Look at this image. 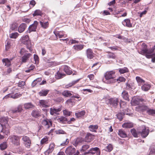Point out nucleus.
Masks as SVG:
<instances>
[{"label": "nucleus", "instance_id": "obj_51", "mask_svg": "<svg viewBox=\"0 0 155 155\" xmlns=\"http://www.w3.org/2000/svg\"><path fill=\"white\" fill-rule=\"evenodd\" d=\"M40 24L41 27L44 28H46L48 27V22H43L40 21Z\"/></svg>", "mask_w": 155, "mask_h": 155}, {"label": "nucleus", "instance_id": "obj_5", "mask_svg": "<svg viewBox=\"0 0 155 155\" xmlns=\"http://www.w3.org/2000/svg\"><path fill=\"white\" fill-rule=\"evenodd\" d=\"M22 139L25 147L26 148H30L31 143L30 138L27 136H23Z\"/></svg>", "mask_w": 155, "mask_h": 155}, {"label": "nucleus", "instance_id": "obj_3", "mask_svg": "<svg viewBox=\"0 0 155 155\" xmlns=\"http://www.w3.org/2000/svg\"><path fill=\"white\" fill-rule=\"evenodd\" d=\"M21 41L22 43L26 45L29 50L31 51V45L30 44V41L29 40V37L28 35H26L23 36L21 38Z\"/></svg>", "mask_w": 155, "mask_h": 155}, {"label": "nucleus", "instance_id": "obj_14", "mask_svg": "<svg viewBox=\"0 0 155 155\" xmlns=\"http://www.w3.org/2000/svg\"><path fill=\"white\" fill-rule=\"evenodd\" d=\"M86 55L88 58L91 59L94 57V53L92 49L88 48L86 51Z\"/></svg>", "mask_w": 155, "mask_h": 155}, {"label": "nucleus", "instance_id": "obj_2", "mask_svg": "<svg viewBox=\"0 0 155 155\" xmlns=\"http://www.w3.org/2000/svg\"><path fill=\"white\" fill-rule=\"evenodd\" d=\"M8 139L15 146H18L20 145V137L15 135H11L9 136Z\"/></svg>", "mask_w": 155, "mask_h": 155}, {"label": "nucleus", "instance_id": "obj_32", "mask_svg": "<svg viewBox=\"0 0 155 155\" xmlns=\"http://www.w3.org/2000/svg\"><path fill=\"white\" fill-rule=\"evenodd\" d=\"M49 92V90H43L40 91L39 94L41 96H45L47 95Z\"/></svg>", "mask_w": 155, "mask_h": 155}, {"label": "nucleus", "instance_id": "obj_4", "mask_svg": "<svg viewBox=\"0 0 155 155\" xmlns=\"http://www.w3.org/2000/svg\"><path fill=\"white\" fill-rule=\"evenodd\" d=\"M108 103L112 105L113 107H116L118 105L119 99L117 98H111L108 99Z\"/></svg>", "mask_w": 155, "mask_h": 155}, {"label": "nucleus", "instance_id": "obj_57", "mask_svg": "<svg viewBox=\"0 0 155 155\" xmlns=\"http://www.w3.org/2000/svg\"><path fill=\"white\" fill-rule=\"evenodd\" d=\"M63 112L64 115L66 117L70 116L71 113V112L68 111L66 110H64Z\"/></svg>", "mask_w": 155, "mask_h": 155}, {"label": "nucleus", "instance_id": "obj_59", "mask_svg": "<svg viewBox=\"0 0 155 155\" xmlns=\"http://www.w3.org/2000/svg\"><path fill=\"white\" fill-rule=\"evenodd\" d=\"M54 143H51L49 145L48 149L50 150L51 151H53L54 150Z\"/></svg>", "mask_w": 155, "mask_h": 155}, {"label": "nucleus", "instance_id": "obj_12", "mask_svg": "<svg viewBox=\"0 0 155 155\" xmlns=\"http://www.w3.org/2000/svg\"><path fill=\"white\" fill-rule=\"evenodd\" d=\"M42 124L45 126L46 128H48L51 126L52 122L50 120L46 119L42 121Z\"/></svg>", "mask_w": 155, "mask_h": 155}, {"label": "nucleus", "instance_id": "obj_50", "mask_svg": "<svg viewBox=\"0 0 155 155\" xmlns=\"http://www.w3.org/2000/svg\"><path fill=\"white\" fill-rule=\"evenodd\" d=\"M130 132L134 137H138V133L135 129L134 128L131 129L130 130Z\"/></svg>", "mask_w": 155, "mask_h": 155}, {"label": "nucleus", "instance_id": "obj_13", "mask_svg": "<svg viewBox=\"0 0 155 155\" xmlns=\"http://www.w3.org/2000/svg\"><path fill=\"white\" fill-rule=\"evenodd\" d=\"M136 108V110L138 111H143L146 110L147 111V110L149 109L148 107L147 106L143 104H140L138 106H137Z\"/></svg>", "mask_w": 155, "mask_h": 155}, {"label": "nucleus", "instance_id": "obj_31", "mask_svg": "<svg viewBox=\"0 0 155 155\" xmlns=\"http://www.w3.org/2000/svg\"><path fill=\"white\" fill-rule=\"evenodd\" d=\"M125 114H126L123 112H121L117 114V118L120 120L121 121L123 119V117Z\"/></svg>", "mask_w": 155, "mask_h": 155}, {"label": "nucleus", "instance_id": "obj_52", "mask_svg": "<svg viewBox=\"0 0 155 155\" xmlns=\"http://www.w3.org/2000/svg\"><path fill=\"white\" fill-rule=\"evenodd\" d=\"M106 150L107 152H110L113 149V146L112 144H110L106 147Z\"/></svg>", "mask_w": 155, "mask_h": 155}, {"label": "nucleus", "instance_id": "obj_7", "mask_svg": "<svg viewBox=\"0 0 155 155\" xmlns=\"http://www.w3.org/2000/svg\"><path fill=\"white\" fill-rule=\"evenodd\" d=\"M76 149L73 146H70L66 149L65 152L68 155H72L75 153Z\"/></svg>", "mask_w": 155, "mask_h": 155}, {"label": "nucleus", "instance_id": "obj_21", "mask_svg": "<svg viewBox=\"0 0 155 155\" xmlns=\"http://www.w3.org/2000/svg\"><path fill=\"white\" fill-rule=\"evenodd\" d=\"M2 127V130L1 131V132L3 133V134H5L6 135H8L9 134V128L10 127L9 126L8 127Z\"/></svg>", "mask_w": 155, "mask_h": 155}, {"label": "nucleus", "instance_id": "obj_36", "mask_svg": "<svg viewBox=\"0 0 155 155\" xmlns=\"http://www.w3.org/2000/svg\"><path fill=\"white\" fill-rule=\"evenodd\" d=\"M143 100L142 99H139L138 98H136L133 100V104L134 105H137L139 104L140 101H142Z\"/></svg>", "mask_w": 155, "mask_h": 155}, {"label": "nucleus", "instance_id": "obj_16", "mask_svg": "<svg viewBox=\"0 0 155 155\" xmlns=\"http://www.w3.org/2000/svg\"><path fill=\"white\" fill-rule=\"evenodd\" d=\"M62 68L63 69L64 71L68 75H70L72 73V71L71 70L70 68L67 65L62 66Z\"/></svg>", "mask_w": 155, "mask_h": 155}, {"label": "nucleus", "instance_id": "obj_28", "mask_svg": "<svg viewBox=\"0 0 155 155\" xmlns=\"http://www.w3.org/2000/svg\"><path fill=\"white\" fill-rule=\"evenodd\" d=\"M122 126L124 128H130L133 127V124L130 122L125 123L122 125Z\"/></svg>", "mask_w": 155, "mask_h": 155}, {"label": "nucleus", "instance_id": "obj_40", "mask_svg": "<svg viewBox=\"0 0 155 155\" xmlns=\"http://www.w3.org/2000/svg\"><path fill=\"white\" fill-rule=\"evenodd\" d=\"M18 24L15 22L13 23L10 26V29L12 30H14L17 28Z\"/></svg>", "mask_w": 155, "mask_h": 155}, {"label": "nucleus", "instance_id": "obj_54", "mask_svg": "<svg viewBox=\"0 0 155 155\" xmlns=\"http://www.w3.org/2000/svg\"><path fill=\"white\" fill-rule=\"evenodd\" d=\"M89 148V146L88 145H84L82 147V148L81 149V151H84L86 150L87 149Z\"/></svg>", "mask_w": 155, "mask_h": 155}, {"label": "nucleus", "instance_id": "obj_63", "mask_svg": "<svg viewBox=\"0 0 155 155\" xmlns=\"http://www.w3.org/2000/svg\"><path fill=\"white\" fill-rule=\"evenodd\" d=\"M61 32H56L55 33V35L57 37H58L59 38H62L63 36L64 35L61 34Z\"/></svg>", "mask_w": 155, "mask_h": 155}, {"label": "nucleus", "instance_id": "obj_41", "mask_svg": "<svg viewBox=\"0 0 155 155\" xmlns=\"http://www.w3.org/2000/svg\"><path fill=\"white\" fill-rule=\"evenodd\" d=\"M79 81V79H78L76 81H73L71 83H70L67 85L65 86L66 88H68L69 87H71L72 86L74 85L75 84L77 83Z\"/></svg>", "mask_w": 155, "mask_h": 155}, {"label": "nucleus", "instance_id": "obj_25", "mask_svg": "<svg viewBox=\"0 0 155 155\" xmlns=\"http://www.w3.org/2000/svg\"><path fill=\"white\" fill-rule=\"evenodd\" d=\"M8 58H4L2 59V61L3 64L7 67H9L11 65V60Z\"/></svg>", "mask_w": 155, "mask_h": 155}, {"label": "nucleus", "instance_id": "obj_43", "mask_svg": "<svg viewBox=\"0 0 155 155\" xmlns=\"http://www.w3.org/2000/svg\"><path fill=\"white\" fill-rule=\"evenodd\" d=\"M24 107L26 109H28L32 108L34 107V106L31 103H25L24 105Z\"/></svg>", "mask_w": 155, "mask_h": 155}, {"label": "nucleus", "instance_id": "obj_38", "mask_svg": "<svg viewBox=\"0 0 155 155\" xmlns=\"http://www.w3.org/2000/svg\"><path fill=\"white\" fill-rule=\"evenodd\" d=\"M136 79L138 84L140 85L143 84L145 82V81L139 77H137Z\"/></svg>", "mask_w": 155, "mask_h": 155}, {"label": "nucleus", "instance_id": "obj_61", "mask_svg": "<svg viewBox=\"0 0 155 155\" xmlns=\"http://www.w3.org/2000/svg\"><path fill=\"white\" fill-rule=\"evenodd\" d=\"M20 95V94H19L18 93H17L15 94L14 95H12L11 96V97L14 98V99H16V98H18V97H19Z\"/></svg>", "mask_w": 155, "mask_h": 155}, {"label": "nucleus", "instance_id": "obj_49", "mask_svg": "<svg viewBox=\"0 0 155 155\" xmlns=\"http://www.w3.org/2000/svg\"><path fill=\"white\" fill-rule=\"evenodd\" d=\"M7 144L6 142H4L0 144V149L3 150L6 148Z\"/></svg>", "mask_w": 155, "mask_h": 155}, {"label": "nucleus", "instance_id": "obj_6", "mask_svg": "<svg viewBox=\"0 0 155 155\" xmlns=\"http://www.w3.org/2000/svg\"><path fill=\"white\" fill-rule=\"evenodd\" d=\"M38 24V22L37 21H35L34 23L29 26L26 32L30 33L32 31H36Z\"/></svg>", "mask_w": 155, "mask_h": 155}, {"label": "nucleus", "instance_id": "obj_34", "mask_svg": "<svg viewBox=\"0 0 155 155\" xmlns=\"http://www.w3.org/2000/svg\"><path fill=\"white\" fill-rule=\"evenodd\" d=\"M63 95L66 97H68L72 95L70 91H65L62 93Z\"/></svg>", "mask_w": 155, "mask_h": 155}, {"label": "nucleus", "instance_id": "obj_22", "mask_svg": "<svg viewBox=\"0 0 155 155\" xmlns=\"http://www.w3.org/2000/svg\"><path fill=\"white\" fill-rule=\"evenodd\" d=\"M121 96L124 100L129 101H130L128 92L125 90H124L122 93Z\"/></svg>", "mask_w": 155, "mask_h": 155}, {"label": "nucleus", "instance_id": "obj_1", "mask_svg": "<svg viewBox=\"0 0 155 155\" xmlns=\"http://www.w3.org/2000/svg\"><path fill=\"white\" fill-rule=\"evenodd\" d=\"M115 72L114 71H107L105 74V78L107 80H110V83H115L116 80L114 79L115 76Z\"/></svg>", "mask_w": 155, "mask_h": 155}, {"label": "nucleus", "instance_id": "obj_9", "mask_svg": "<svg viewBox=\"0 0 155 155\" xmlns=\"http://www.w3.org/2000/svg\"><path fill=\"white\" fill-rule=\"evenodd\" d=\"M8 119L6 117H3L0 118V124L2 127H8Z\"/></svg>", "mask_w": 155, "mask_h": 155}, {"label": "nucleus", "instance_id": "obj_47", "mask_svg": "<svg viewBox=\"0 0 155 155\" xmlns=\"http://www.w3.org/2000/svg\"><path fill=\"white\" fill-rule=\"evenodd\" d=\"M18 35L19 34L17 32H14L10 34L9 37L12 38H16Z\"/></svg>", "mask_w": 155, "mask_h": 155}, {"label": "nucleus", "instance_id": "obj_17", "mask_svg": "<svg viewBox=\"0 0 155 155\" xmlns=\"http://www.w3.org/2000/svg\"><path fill=\"white\" fill-rule=\"evenodd\" d=\"M74 141L73 144L76 147L78 145L84 142V140L82 138L79 137L77 138Z\"/></svg>", "mask_w": 155, "mask_h": 155}, {"label": "nucleus", "instance_id": "obj_42", "mask_svg": "<svg viewBox=\"0 0 155 155\" xmlns=\"http://www.w3.org/2000/svg\"><path fill=\"white\" fill-rule=\"evenodd\" d=\"M147 113L149 115L155 116V110L149 109L147 110Z\"/></svg>", "mask_w": 155, "mask_h": 155}, {"label": "nucleus", "instance_id": "obj_11", "mask_svg": "<svg viewBox=\"0 0 155 155\" xmlns=\"http://www.w3.org/2000/svg\"><path fill=\"white\" fill-rule=\"evenodd\" d=\"M142 130L141 132V135L142 137L145 138L148 135L149 130L147 129L145 126L142 127Z\"/></svg>", "mask_w": 155, "mask_h": 155}, {"label": "nucleus", "instance_id": "obj_26", "mask_svg": "<svg viewBox=\"0 0 155 155\" xmlns=\"http://www.w3.org/2000/svg\"><path fill=\"white\" fill-rule=\"evenodd\" d=\"M88 128L91 131L96 132H97L96 130L98 128V126L97 125H91L89 126Z\"/></svg>", "mask_w": 155, "mask_h": 155}, {"label": "nucleus", "instance_id": "obj_39", "mask_svg": "<svg viewBox=\"0 0 155 155\" xmlns=\"http://www.w3.org/2000/svg\"><path fill=\"white\" fill-rule=\"evenodd\" d=\"M146 57L148 58H152V61L153 63L155 62V53L151 54H147Z\"/></svg>", "mask_w": 155, "mask_h": 155}, {"label": "nucleus", "instance_id": "obj_60", "mask_svg": "<svg viewBox=\"0 0 155 155\" xmlns=\"http://www.w3.org/2000/svg\"><path fill=\"white\" fill-rule=\"evenodd\" d=\"M107 56L109 58L114 59L115 58V54L112 53H109L107 55Z\"/></svg>", "mask_w": 155, "mask_h": 155}, {"label": "nucleus", "instance_id": "obj_30", "mask_svg": "<svg viewBox=\"0 0 155 155\" xmlns=\"http://www.w3.org/2000/svg\"><path fill=\"white\" fill-rule=\"evenodd\" d=\"M84 45H75L73 47L74 49L79 51L82 49L84 48Z\"/></svg>", "mask_w": 155, "mask_h": 155}, {"label": "nucleus", "instance_id": "obj_45", "mask_svg": "<svg viewBox=\"0 0 155 155\" xmlns=\"http://www.w3.org/2000/svg\"><path fill=\"white\" fill-rule=\"evenodd\" d=\"M57 120L59 122L64 123H65V121H67L68 120L66 117H62L58 118Z\"/></svg>", "mask_w": 155, "mask_h": 155}, {"label": "nucleus", "instance_id": "obj_24", "mask_svg": "<svg viewBox=\"0 0 155 155\" xmlns=\"http://www.w3.org/2000/svg\"><path fill=\"white\" fill-rule=\"evenodd\" d=\"M142 48L141 51L139 52L140 54H143L146 53L147 49V46L144 43H143L142 44Z\"/></svg>", "mask_w": 155, "mask_h": 155}, {"label": "nucleus", "instance_id": "obj_64", "mask_svg": "<svg viewBox=\"0 0 155 155\" xmlns=\"http://www.w3.org/2000/svg\"><path fill=\"white\" fill-rule=\"evenodd\" d=\"M12 70L11 68H9L7 70V71L5 72L4 73V75H8L10 73L12 72Z\"/></svg>", "mask_w": 155, "mask_h": 155}, {"label": "nucleus", "instance_id": "obj_46", "mask_svg": "<svg viewBox=\"0 0 155 155\" xmlns=\"http://www.w3.org/2000/svg\"><path fill=\"white\" fill-rule=\"evenodd\" d=\"M133 84L132 83L129 84L128 83H126V89L127 90H130L131 89H133L134 87L133 86Z\"/></svg>", "mask_w": 155, "mask_h": 155}, {"label": "nucleus", "instance_id": "obj_44", "mask_svg": "<svg viewBox=\"0 0 155 155\" xmlns=\"http://www.w3.org/2000/svg\"><path fill=\"white\" fill-rule=\"evenodd\" d=\"M42 15L41 11L39 9L36 10L35 11L34 13L33 14V16L40 15L41 16Z\"/></svg>", "mask_w": 155, "mask_h": 155}, {"label": "nucleus", "instance_id": "obj_35", "mask_svg": "<svg viewBox=\"0 0 155 155\" xmlns=\"http://www.w3.org/2000/svg\"><path fill=\"white\" fill-rule=\"evenodd\" d=\"M150 86L149 84H144L141 87L142 89L144 91H147L150 88Z\"/></svg>", "mask_w": 155, "mask_h": 155}, {"label": "nucleus", "instance_id": "obj_62", "mask_svg": "<svg viewBox=\"0 0 155 155\" xmlns=\"http://www.w3.org/2000/svg\"><path fill=\"white\" fill-rule=\"evenodd\" d=\"M69 142V140L68 139H66L62 143H61L60 145L61 146H63L67 145Z\"/></svg>", "mask_w": 155, "mask_h": 155}, {"label": "nucleus", "instance_id": "obj_8", "mask_svg": "<svg viewBox=\"0 0 155 155\" xmlns=\"http://www.w3.org/2000/svg\"><path fill=\"white\" fill-rule=\"evenodd\" d=\"M88 153H90L92 154L96 153L97 155H100L101 151L99 148L97 147L92 148L88 151Z\"/></svg>", "mask_w": 155, "mask_h": 155}, {"label": "nucleus", "instance_id": "obj_48", "mask_svg": "<svg viewBox=\"0 0 155 155\" xmlns=\"http://www.w3.org/2000/svg\"><path fill=\"white\" fill-rule=\"evenodd\" d=\"M119 71L121 74H124L128 72V70L127 68L124 67L122 68L119 69Z\"/></svg>", "mask_w": 155, "mask_h": 155}, {"label": "nucleus", "instance_id": "obj_55", "mask_svg": "<svg viewBox=\"0 0 155 155\" xmlns=\"http://www.w3.org/2000/svg\"><path fill=\"white\" fill-rule=\"evenodd\" d=\"M35 66L33 65V64L31 65L30 66L29 68L28 69L26 70H25V72L27 73H28L30 72L31 71L33 70L35 68Z\"/></svg>", "mask_w": 155, "mask_h": 155}, {"label": "nucleus", "instance_id": "obj_33", "mask_svg": "<svg viewBox=\"0 0 155 155\" xmlns=\"http://www.w3.org/2000/svg\"><path fill=\"white\" fill-rule=\"evenodd\" d=\"M65 76V74L61 73L59 72H58L55 75V78L56 79H58L62 78Z\"/></svg>", "mask_w": 155, "mask_h": 155}, {"label": "nucleus", "instance_id": "obj_20", "mask_svg": "<svg viewBox=\"0 0 155 155\" xmlns=\"http://www.w3.org/2000/svg\"><path fill=\"white\" fill-rule=\"evenodd\" d=\"M27 26L26 24L25 23H22L18 27V30L19 33H22L24 31L26 28Z\"/></svg>", "mask_w": 155, "mask_h": 155}, {"label": "nucleus", "instance_id": "obj_19", "mask_svg": "<svg viewBox=\"0 0 155 155\" xmlns=\"http://www.w3.org/2000/svg\"><path fill=\"white\" fill-rule=\"evenodd\" d=\"M41 113L40 111L37 110H33L31 113V115L33 117L37 118L41 116Z\"/></svg>", "mask_w": 155, "mask_h": 155}, {"label": "nucleus", "instance_id": "obj_18", "mask_svg": "<svg viewBox=\"0 0 155 155\" xmlns=\"http://www.w3.org/2000/svg\"><path fill=\"white\" fill-rule=\"evenodd\" d=\"M61 110V107L58 108H51L50 109V113L52 115L56 114L57 112L60 111Z\"/></svg>", "mask_w": 155, "mask_h": 155}, {"label": "nucleus", "instance_id": "obj_27", "mask_svg": "<svg viewBox=\"0 0 155 155\" xmlns=\"http://www.w3.org/2000/svg\"><path fill=\"white\" fill-rule=\"evenodd\" d=\"M118 134L122 138H125L127 137L125 132L122 129H120L119 130Z\"/></svg>", "mask_w": 155, "mask_h": 155}, {"label": "nucleus", "instance_id": "obj_10", "mask_svg": "<svg viewBox=\"0 0 155 155\" xmlns=\"http://www.w3.org/2000/svg\"><path fill=\"white\" fill-rule=\"evenodd\" d=\"M49 101L47 100H41L39 101L40 106L43 107L47 108L49 107Z\"/></svg>", "mask_w": 155, "mask_h": 155}, {"label": "nucleus", "instance_id": "obj_58", "mask_svg": "<svg viewBox=\"0 0 155 155\" xmlns=\"http://www.w3.org/2000/svg\"><path fill=\"white\" fill-rule=\"evenodd\" d=\"M55 133L57 134H65V132L62 130H59L55 131Z\"/></svg>", "mask_w": 155, "mask_h": 155}, {"label": "nucleus", "instance_id": "obj_53", "mask_svg": "<svg viewBox=\"0 0 155 155\" xmlns=\"http://www.w3.org/2000/svg\"><path fill=\"white\" fill-rule=\"evenodd\" d=\"M48 138L46 137L45 138H44L41 140V144L47 143H48Z\"/></svg>", "mask_w": 155, "mask_h": 155}, {"label": "nucleus", "instance_id": "obj_37", "mask_svg": "<svg viewBox=\"0 0 155 155\" xmlns=\"http://www.w3.org/2000/svg\"><path fill=\"white\" fill-rule=\"evenodd\" d=\"M85 112L84 110H82L80 112L75 113V115L77 117L79 118L84 115L85 114Z\"/></svg>", "mask_w": 155, "mask_h": 155}, {"label": "nucleus", "instance_id": "obj_15", "mask_svg": "<svg viewBox=\"0 0 155 155\" xmlns=\"http://www.w3.org/2000/svg\"><path fill=\"white\" fill-rule=\"evenodd\" d=\"M94 137V136L91 134L87 133L85 136V141L87 142H90L93 139Z\"/></svg>", "mask_w": 155, "mask_h": 155}, {"label": "nucleus", "instance_id": "obj_29", "mask_svg": "<svg viewBox=\"0 0 155 155\" xmlns=\"http://www.w3.org/2000/svg\"><path fill=\"white\" fill-rule=\"evenodd\" d=\"M31 55V54L30 53L26 54L24 55L22 57V61L23 62H25L28 58Z\"/></svg>", "mask_w": 155, "mask_h": 155}, {"label": "nucleus", "instance_id": "obj_23", "mask_svg": "<svg viewBox=\"0 0 155 155\" xmlns=\"http://www.w3.org/2000/svg\"><path fill=\"white\" fill-rule=\"evenodd\" d=\"M122 24L128 27H132V24L130 23V20L127 19L124 20L122 22Z\"/></svg>", "mask_w": 155, "mask_h": 155}, {"label": "nucleus", "instance_id": "obj_56", "mask_svg": "<svg viewBox=\"0 0 155 155\" xmlns=\"http://www.w3.org/2000/svg\"><path fill=\"white\" fill-rule=\"evenodd\" d=\"M154 48H152L151 49H147V52H146V55L147 54H152L153 53V52L154 51Z\"/></svg>", "mask_w": 155, "mask_h": 155}]
</instances>
